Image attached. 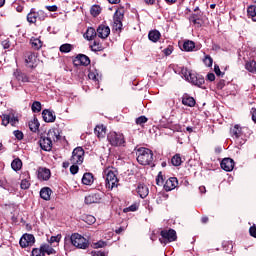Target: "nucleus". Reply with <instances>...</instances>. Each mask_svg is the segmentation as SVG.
<instances>
[{
	"instance_id": "1",
	"label": "nucleus",
	"mask_w": 256,
	"mask_h": 256,
	"mask_svg": "<svg viewBox=\"0 0 256 256\" xmlns=\"http://www.w3.org/2000/svg\"><path fill=\"white\" fill-rule=\"evenodd\" d=\"M102 175L105 179V187L108 191H113V189L119 187V178H117L119 172H117V169L114 167H107L103 170Z\"/></svg>"
},
{
	"instance_id": "2",
	"label": "nucleus",
	"mask_w": 256,
	"mask_h": 256,
	"mask_svg": "<svg viewBox=\"0 0 256 256\" xmlns=\"http://www.w3.org/2000/svg\"><path fill=\"white\" fill-rule=\"evenodd\" d=\"M247 135H249V128L247 127H241V125L236 124L230 128V136L236 145H245L247 143Z\"/></svg>"
},
{
	"instance_id": "3",
	"label": "nucleus",
	"mask_w": 256,
	"mask_h": 256,
	"mask_svg": "<svg viewBox=\"0 0 256 256\" xmlns=\"http://www.w3.org/2000/svg\"><path fill=\"white\" fill-rule=\"evenodd\" d=\"M181 75L188 83L195 85V87H203L205 84V78L201 74H197L193 70H189L185 67L181 68Z\"/></svg>"
},
{
	"instance_id": "4",
	"label": "nucleus",
	"mask_w": 256,
	"mask_h": 256,
	"mask_svg": "<svg viewBox=\"0 0 256 256\" xmlns=\"http://www.w3.org/2000/svg\"><path fill=\"white\" fill-rule=\"evenodd\" d=\"M65 241H70L71 245H73V247H76V249L89 248V240L81 236V234L79 233H73L71 236L66 237Z\"/></svg>"
},
{
	"instance_id": "5",
	"label": "nucleus",
	"mask_w": 256,
	"mask_h": 256,
	"mask_svg": "<svg viewBox=\"0 0 256 256\" xmlns=\"http://www.w3.org/2000/svg\"><path fill=\"white\" fill-rule=\"evenodd\" d=\"M137 161L140 165H151L153 163V151L149 148H139L137 150Z\"/></svg>"
},
{
	"instance_id": "6",
	"label": "nucleus",
	"mask_w": 256,
	"mask_h": 256,
	"mask_svg": "<svg viewBox=\"0 0 256 256\" xmlns=\"http://www.w3.org/2000/svg\"><path fill=\"white\" fill-rule=\"evenodd\" d=\"M107 141L112 145V147H124L125 146V136L121 133L110 132L107 135Z\"/></svg>"
},
{
	"instance_id": "7",
	"label": "nucleus",
	"mask_w": 256,
	"mask_h": 256,
	"mask_svg": "<svg viewBox=\"0 0 256 256\" xmlns=\"http://www.w3.org/2000/svg\"><path fill=\"white\" fill-rule=\"evenodd\" d=\"M160 235L161 238H159V241L162 245H167V243H173V241H177V232L173 229L162 230Z\"/></svg>"
},
{
	"instance_id": "8",
	"label": "nucleus",
	"mask_w": 256,
	"mask_h": 256,
	"mask_svg": "<svg viewBox=\"0 0 256 256\" xmlns=\"http://www.w3.org/2000/svg\"><path fill=\"white\" fill-rule=\"evenodd\" d=\"M84 160H85V150H83L81 147L75 148L72 152L70 163L72 165H82Z\"/></svg>"
},
{
	"instance_id": "9",
	"label": "nucleus",
	"mask_w": 256,
	"mask_h": 256,
	"mask_svg": "<svg viewBox=\"0 0 256 256\" xmlns=\"http://www.w3.org/2000/svg\"><path fill=\"white\" fill-rule=\"evenodd\" d=\"M125 14L121 10H117L114 14V29L121 32L123 30V17Z\"/></svg>"
},
{
	"instance_id": "10",
	"label": "nucleus",
	"mask_w": 256,
	"mask_h": 256,
	"mask_svg": "<svg viewBox=\"0 0 256 256\" xmlns=\"http://www.w3.org/2000/svg\"><path fill=\"white\" fill-rule=\"evenodd\" d=\"M20 247L25 248V247H31L32 245L35 244V236L32 234H24L20 238Z\"/></svg>"
},
{
	"instance_id": "11",
	"label": "nucleus",
	"mask_w": 256,
	"mask_h": 256,
	"mask_svg": "<svg viewBox=\"0 0 256 256\" xmlns=\"http://www.w3.org/2000/svg\"><path fill=\"white\" fill-rule=\"evenodd\" d=\"M39 145L43 151H51V149H53V140L48 138V136H42L40 137Z\"/></svg>"
},
{
	"instance_id": "12",
	"label": "nucleus",
	"mask_w": 256,
	"mask_h": 256,
	"mask_svg": "<svg viewBox=\"0 0 256 256\" xmlns=\"http://www.w3.org/2000/svg\"><path fill=\"white\" fill-rule=\"evenodd\" d=\"M110 34H111V29L109 28V26H105L103 24L98 26L96 30V35H98L100 39H107Z\"/></svg>"
},
{
	"instance_id": "13",
	"label": "nucleus",
	"mask_w": 256,
	"mask_h": 256,
	"mask_svg": "<svg viewBox=\"0 0 256 256\" xmlns=\"http://www.w3.org/2000/svg\"><path fill=\"white\" fill-rule=\"evenodd\" d=\"M25 63L30 69H35V67H37V56L35 55V53H28L26 55Z\"/></svg>"
},
{
	"instance_id": "14",
	"label": "nucleus",
	"mask_w": 256,
	"mask_h": 256,
	"mask_svg": "<svg viewBox=\"0 0 256 256\" xmlns=\"http://www.w3.org/2000/svg\"><path fill=\"white\" fill-rule=\"evenodd\" d=\"M101 194L99 193H92L85 197V204L86 205H93V203H101Z\"/></svg>"
},
{
	"instance_id": "15",
	"label": "nucleus",
	"mask_w": 256,
	"mask_h": 256,
	"mask_svg": "<svg viewBox=\"0 0 256 256\" xmlns=\"http://www.w3.org/2000/svg\"><path fill=\"white\" fill-rule=\"evenodd\" d=\"M220 165L221 169L230 172L235 167V161L231 158H224Z\"/></svg>"
},
{
	"instance_id": "16",
	"label": "nucleus",
	"mask_w": 256,
	"mask_h": 256,
	"mask_svg": "<svg viewBox=\"0 0 256 256\" xmlns=\"http://www.w3.org/2000/svg\"><path fill=\"white\" fill-rule=\"evenodd\" d=\"M177 185H179V181L176 177H171L168 180H166L164 184L165 191H173V189L177 188Z\"/></svg>"
},
{
	"instance_id": "17",
	"label": "nucleus",
	"mask_w": 256,
	"mask_h": 256,
	"mask_svg": "<svg viewBox=\"0 0 256 256\" xmlns=\"http://www.w3.org/2000/svg\"><path fill=\"white\" fill-rule=\"evenodd\" d=\"M42 117H43V120L45 121V123H53V122H55V119L57 118L55 116V112H53L51 110H43Z\"/></svg>"
},
{
	"instance_id": "18",
	"label": "nucleus",
	"mask_w": 256,
	"mask_h": 256,
	"mask_svg": "<svg viewBox=\"0 0 256 256\" xmlns=\"http://www.w3.org/2000/svg\"><path fill=\"white\" fill-rule=\"evenodd\" d=\"M53 193V190L49 187H44L40 190V197L44 201H51V194Z\"/></svg>"
},
{
	"instance_id": "19",
	"label": "nucleus",
	"mask_w": 256,
	"mask_h": 256,
	"mask_svg": "<svg viewBox=\"0 0 256 256\" xmlns=\"http://www.w3.org/2000/svg\"><path fill=\"white\" fill-rule=\"evenodd\" d=\"M195 98L189 96V94H184L182 96V105L186 107H195Z\"/></svg>"
},
{
	"instance_id": "20",
	"label": "nucleus",
	"mask_w": 256,
	"mask_h": 256,
	"mask_svg": "<svg viewBox=\"0 0 256 256\" xmlns=\"http://www.w3.org/2000/svg\"><path fill=\"white\" fill-rule=\"evenodd\" d=\"M51 178V170L47 168H42L38 171V179H42L43 181H49Z\"/></svg>"
},
{
	"instance_id": "21",
	"label": "nucleus",
	"mask_w": 256,
	"mask_h": 256,
	"mask_svg": "<svg viewBox=\"0 0 256 256\" xmlns=\"http://www.w3.org/2000/svg\"><path fill=\"white\" fill-rule=\"evenodd\" d=\"M75 63H77V65H84L87 67V65L91 63V60L87 57V55L80 54L76 57Z\"/></svg>"
},
{
	"instance_id": "22",
	"label": "nucleus",
	"mask_w": 256,
	"mask_h": 256,
	"mask_svg": "<svg viewBox=\"0 0 256 256\" xmlns=\"http://www.w3.org/2000/svg\"><path fill=\"white\" fill-rule=\"evenodd\" d=\"M94 133L98 139H103L107 133V128L103 125H97L94 129Z\"/></svg>"
},
{
	"instance_id": "23",
	"label": "nucleus",
	"mask_w": 256,
	"mask_h": 256,
	"mask_svg": "<svg viewBox=\"0 0 256 256\" xmlns=\"http://www.w3.org/2000/svg\"><path fill=\"white\" fill-rule=\"evenodd\" d=\"M137 193L141 199H145L149 195V188L145 184H139L137 187Z\"/></svg>"
},
{
	"instance_id": "24",
	"label": "nucleus",
	"mask_w": 256,
	"mask_h": 256,
	"mask_svg": "<svg viewBox=\"0 0 256 256\" xmlns=\"http://www.w3.org/2000/svg\"><path fill=\"white\" fill-rule=\"evenodd\" d=\"M88 78L94 81L95 85H97L96 88L99 89V81H101V75H99V72H97V70L90 71Z\"/></svg>"
},
{
	"instance_id": "25",
	"label": "nucleus",
	"mask_w": 256,
	"mask_h": 256,
	"mask_svg": "<svg viewBox=\"0 0 256 256\" xmlns=\"http://www.w3.org/2000/svg\"><path fill=\"white\" fill-rule=\"evenodd\" d=\"M97 37V31L93 27H89L84 34V39L87 41H93Z\"/></svg>"
},
{
	"instance_id": "26",
	"label": "nucleus",
	"mask_w": 256,
	"mask_h": 256,
	"mask_svg": "<svg viewBox=\"0 0 256 256\" xmlns=\"http://www.w3.org/2000/svg\"><path fill=\"white\" fill-rule=\"evenodd\" d=\"M148 39L152 41V43H157L159 39H161V32L159 30H152L148 34Z\"/></svg>"
},
{
	"instance_id": "27",
	"label": "nucleus",
	"mask_w": 256,
	"mask_h": 256,
	"mask_svg": "<svg viewBox=\"0 0 256 256\" xmlns=\"http://www.w3.org/2000/svg\"><path fill=\"white\" fill-rule=\"evenodd\" d=\"M41 249L44 252V255L45 253L46 255H55L57 253V251L51 247V244H42Z\"/></svg>"
},
{
	"instance_id": "28",
	"label": "nucleus",
	"mask_w": 256,
	"mask_h": 256,
	"mask_svg": "<svg viewBox=\"0 0 256 256\" xmlns=\"http://www.w3.org/2000/svg\"><path fill=\"white\" fill-rule=\"evenodd\" d=\"M48 139L52 141H59L61 139V134L58 129H53L48 132Z\"/></svg>"
},
{
	"instance_id": "29",
	"label": "nucleus",
	"mask_w": 256,
	"mask_h": 256,
	"mask_svg": "<svg viewBox=\"0 0 256 256\" xmlns=\"http://www.w3.org/2000/svg\"><path fill=\"white\" fill-rule=\"evenodd\" d=\"M245 69L249 73H256V61L255 60H249L245 64Z\"/></svg>"
},
{
	"instance_id": "30",
	"label": "nucleus",
	"mask_w": 256,
	"mask_h": 256,
	"mask_svg": "<svg viewBox=\"0 0 256 256\" xmlns=\"http://www.w3.org/2000/svg\"><path fill=\"white\" fill-rule=\"evenodd\" d=\"M11 167L13 171H21V168L23 167V162L21 161V159L16 158L12 161Z\"/></svg>"
},
{
	"instance_id": "31",
	"label": "nucleus",
	"mask_w": 256,
	"mask_h": 256,
	"mask_svg": "<svg viewBox=\"0 0 256 256\" xmlns=\"http://www.w3.org/2000/svg\"><path fill=\"white\" fill-rule=\"evenodd\" d=\"M83 185H93V174L85 173L82 177Z\"/></svg>"
},
{
	"instance_id": "32",
	"label": "nucleus",
	"mask_w": 256,
	"mask_h": 256,
	"mask_svg": "<svg viewBox=\"0 0 256 256\" xmlns=\"http://www.w3.org/2000/svg\"><path fill=\"white\" fill-rule=\"evenodd\" d=\"M28 125L30 131H32L33 133H37V131H39V120L34 118L32 121L29 122Z\"/></svg>"
},
{
	"instance_id": "33",
	"label": "nucleus",
	"mask_w": 256,
	"mask_h": 256,
	"mask_svg": "<svg viewBox=\"0 0 256 256\" xmlns=\"http://www.w3.org/2000/svg\"><path fill=\"white\" fill-rule=\"evenodd\" d=\"M27 21L29 23H37L38 16L37 12H35V9H31L30 13L27 15Z\"/></svg>"
},
{
	"instance_id": "34",
	"label": "nucleus",
	"mask_w": 256,
	"mask_h": 256,
	"mask_svg": "<svg viewBox=\"0 0 256 256\" xmlns=\"http://www.w3.org/2000/svg\"><path fill=\"white\" fill-rule=\"evenodd\" d=\"M30 43L33 49L39 50L43 47V42L39 38H31Z\"/></svg>"
},
{
	"instance_id": "35",
	"label": "nucleus",
	"mask_w": 256,
	"mask_h": 256,
	"mask_svg": "<svg viewBox=\"0 0 256 256\" xmlns=\"http://www.w3.org/2000/svg\"><path fill=\"white\" fill-rule=\"evenodd\" d=\"M183 49L187 52L193 51L195 49V42L191 40L185 41L183 44Z\"/></svg>"
},
{
	"instance_id": "36",
	"label": "nucleus",
	"mask_w": 256,
	"mask_h": 256,
	"mask_svg": "<svg viewBox=\"0 0 256 256\" xmlns=\"http://www.w3.org/2000/svg\"><path fill=\"white\" fill-rule=\"evenodd\" d=\"M16 79L22 83H29V76L23 72L16 73Z\"/></svg>"
},
{
	"instance_id": "37",
	"label": "nucleus",
	"mask_w": 256,
	"mask_h": 256,
	"mask_svg": "<svg viewBox=\"0 0 256 256\" xmlns=\"http://www.w3.org/2000/svg\"><path fill=\"white\" fill-rule=\"evenodd\" d=\"M201 19V14L197 13V14H192L190 17H189V21L190 23H193V25H201V23H199Z\"/></svg>"
},
{
	"instance_id": "38",
	"label": "nucleus",
	"mask_w": 256,
	"mask_h": 256,
	"mask_svg": "<svg viewBox=\"0 0 256 256\" xmlns=\"http://www.w3.org/2000/svg\"><path fill=\"white\" fill-rule=\"evenodd\" d=\"M248 16L251 17L252 21H256V6L251 5L247 8Z\"/></svg>"
},
{
	"instance_id": "39",
	"label": "nucleus",
	"mask_w": 256,
	"mask_h": 256,
	"mask_svg": "<svg viewBox=\"0 0 256 256\" xmlns=\"http://www.w3.org/2000/svg\"><path fill=\"white\" fill-rule=\"evenodd\" d=\"M171 163L172 165H174V167H179V165L183 163V161L181 160V155L175 154L171 159Z\"/></svg>"
},
{
	"instance_id": "40",
	"label": "nucleus",
	"mask_w": 256,
	"mask_h": 256,
	"mask_svg": "<svg viewBox=\"0 0 256 256\" xmlns=\"http://www.w3.org/2000/svg\"><path fill=\"white\" fill-rule=\"evenodd\" d=\"M71 51H73V45L71 44H62L60 46V52L61 53H71Z\"/></svg>"
},
{
	"instance_id": "41",
	"label": "nucleus",
	"mask_w": 256,
	"mask_h": 256,
	"mask_svg": "<svg viewBox=\"0 0 256 256\" xmlns=\"http://www.w3.org/2000/svg\"><path fill=\"white\" fill-rule=\"evenodd\" d=\"M92 51H103V44L101 42L94 40L93 44L91 45Z\"/></svg>"
},
{
	"instance_id": "42",
	"label": "nucleus",
	"mask_w": 256,
	"mask_h": 256,
	"mask_svg": "<svg viewBox=\"0 0 256 256\" xmlns=\"http://www.w3.org/2000/svg\"><path fill=\"white\" fill-rule=\"evenodd\" d=\"M90 13L91 15H93V17H97V15H100L101 13V7H99L98 5L92 6Z\"/></svg>"
},
{
	"instance_id": "43",
	"label": "nucleus",
	"mask_w": 256,
	"mask_h": 256,
	"mask_svg": "<svg viewBox=\"0 0 256 256\" xmlns=\"http://www.w3.org/2000/svg\"><path fill=\"white\" fill-rule=\"evenodd\" d=\"M9 121L12 127H17V124L19 123V118H17V116L13 114H9Z\"/></svg>"
},
{
	"instance_id": "44",
	"label": "nucleus",
	"mask_w": 256,
	"mask_h": 256,
	"mask_svg": "<svg viewBox=\"0 0 256 256\" xmlns=\"http://www.w3.org/2000/svg\"><path fill=\"white\" fill-rule=\"evenodd\" d=\"M137 209H139V206L137 204H132L129 207L124 208L123 213L135 212Z\"/></svg>"
},
{
	"instance_id": "45",
	"label": "nucleus",
	"mask_w": 256,
	"mask_h": 256,
	"mask_svg": "<svg viewBox=\"0 0 256 256\" xmlns=\"http://www.w3.org/2000/svg\"><path fill=\"white\" fill-rule=\"evenodd\" d=\"M59 241H61V235L58 234L56 236H51L50 239H48L49 245H53V243L59 244Z\"/></svg>"
},
{
	"instance_id": "46",
	"label": "nucleus",
	"mask_w": 256,
	"mask_h": 256,
	"mask_svg": "<svg viewBox=\"0 0 256 256\" xmlns=\"http://www.w3.org/2000/svg\"><path fill=\"white\" fill-rule=\"evenodd\" d=\"M84 221L85 223H87L88 225H93V223H95V221H97V219L95 218V216L93 215H86L84 217Z\"/></svg>"
},
{
	"instance_id": "47",
	"label": "nucleus",
	"mask_w": 256,
	"mask_h": 256,
	"mask_svg": "<svg viewBox=\"0 0 256 256\" xmlns=\"http://www.w3.org/2000/svg\"><path fill=\"white\" fill-rule=\"evenodd\" d=\"M32 111H33V113H39L41 111V102H39V101L33 102Z\"/></svg>"
},
{
	"instance_id": "48",
	"label": "nucleus",
	"mask_w": 256,
	"mask_h": 256,
	"mask_svg": "<svg viewBox=\"0 0 256 256\" xmlns=\"http://www.w3.org/2000/svg\"><path fill=\"white\" fill-rule=\"evenodd\" d=\"M32 256H45V253L43 252V248H34L32 250Z\"/></svg>"
},
{
	"instance_id": "49",
	"label": "nucleus",
	"mask_w": 256,
	"mask_h": 256,
	"mask_svg": "<svg viewBox=\"0 0 256 256\" xmlns=\"http://www.w3.org/2000/svg\"><path fill=\"white\" fill-rule=\"evenodd\" d=\"M93 245H94V249H103V247H107V242L100 240L94 243Z\"/></svg>"
},
{
	"instance_id": "50",
	"label": "nucleus",
	"mask_w": 256,
	"mask_h": 256,
	"mask_svg": "<svg viewBox=\"0 0 256 256\" xmlns=\"http://www.w3.org/2000/svg\"><path fill=\"white\" fill-rule=\"evenodd\" d=\"M148 119L145 116H140L138 118H136V125H145V123H147Z\"/></svg>"
},
{
	"instance_id": "51",
	"label": "nucleus",
	"mask_w": 256,
	"mask_h": 256,
	"mask_svg": "<svg viewBox=\"0 0 256 256\" xmlns=\"http://www.w3.org/2000/svg\"><path fill=\"white\" fill-rule=\"evenodd\" d=\"M204 64L206 65V67H213V58H211V56L209 55L205 56Z\"/></svg>"
},
{
	"instance_id": "52",
	"label": "nucleus",
	"mask_w": 256,
	"mask_h": 256,
	"mask_svg": "<svg viewBox=\"0 0 256 256\" xmlns=\"http://www.w3.org/2000/svg\"><path fill=\"white\" fill-rule=\"evenodd\" d=\"M21 189H29L31 187V182L28 179H23L20 184Z\"/></svg>"
},
{
	"instance_id": "53",
	"label": "nucleus",
	"mask_w": 256,
	"mask_h": 256,
	"mask_svg": "<svg viewBox=\"0 0 256 256\" xmlns=\"http://www.w3.org/2000/svg\"><path fill=\"white\" fill-rule=\"evenodd\" d=\"M38 21H45L47 19V14L43 12L42 10L37 12Z\"/></svg>"
},
{
	"instance_id": "54",
	"label": "nucleus",
	"mask_w": 256,
	"mask_h": 256,
	"mask_svg": "<svg viewBox=\"0 0 256 256\" xmlns=\"http://www.w3.org/2000/svg\"><path fill=\"white\" fill-rule=\"evenodd\" d=\"M79 164H72V166L70 167V173H72V175H77V173H79Z\"/></svg>"
},
{
	"instance_id": "55",
	"label": "nucleus",
	"mask_w": 256,
	"mask_h": 256,
	"mask_svg": "<svg viewBox=\"0 0 256 256\" xmlns=\"http://www.w3.org/2000/svg\"><path fill=\"white\" fill-rule=\"evenodd\" d=\"M214 72L216 73L217 77H223L225 73L221 72V68H219V65H214Z\"/></svg>"
},
{
	"instance_id": "56",
	"label": "nucleus",
	"mask_w": 256,
	"mask_h": 256,
	"mask_svg": "<svg viewBox=\"0 0 256 256\" xmlns=\"http://www.w3.org/2000/svg\"><path fill=\"white\" fill-rule=\"evenodd\" d=\"M10 121H9V115L5 114L2 117V125H4V127H7L9 125Z\"/></svg>"
},
{
	"instance_id": "57",
	"label": "nucleus",
	"mask_w": 256,
	"mask_h": 256,
	"mask_svg": "<svg viewBox=\"0 0 256 256\" xmlns=\"http://www.w3.org/2000/svg\"><path fill=\"white\" fill-rule=\"evenodd\" d=\"M164 55H166V57H169V55H171V53H173V46H168L167 48H165L163 50Z\"/></svg>"
},
{
	"instance_id": "58",
	"label": "nucleus",
	"mask_w": 256,
	"mask_h": 256,
	"mask_svg": "<svg viewBox=\"0 0 256 256\" xmlns=\"http://www.w3.org/2000/svg\"><path fill=\"white\" fill-rule=\"evenodd\" d=\"M13 135L16 137V139H18V141H21V139H23V132L19 130L14 131Z\"/></svg>"
},
{
	"instance_id": "59",
	"label": "nucleus",
	"mask_w": 256,
	"mask_h": 256,
	"mask_svg": "<svg viewBox=\"0 0 256 256\" xmlns=\"http://www.w3.org/2000/svg\"><path fill=\"white\" fill-rule=\"evenodd\" d=\"M3 49H9V47H11V42L9 41V39L3 40L1 43Z\"/></svg>"
},
{
	"instance_id": "60",
	"label": "nucleus",
	"mask_w": 256,
	"mask_h": 256,
	"mask_svg": "<svg viewBox=\"0 0 256 256\" xmlns=\"http://www.w3.org/2000/svg\"><path fill=\"white\" fill-rule=\"evenodd\" d=\"M156 184L157 185H163V174L159 172L157 178H156Z\"/></svg>"
},
{
	"instance_id": "61",
	"label": "nucleus",
	"mask_w": 256,
	"mask_h": 256,
	"mask_svg": "<svg viewBox=\"0 0 256 256\" xmlns=\"http://www.w3.org/2000/svg\"><path fill=\"white\" fill-rule=\"evenodd\" d=\"M92 256H107V252H103V251H92L91 252Z\"/></svg>"
},
{
	"instance_id": "62",
	"label": "nucleus",
	"mask_w": 256,
	"mask_h": 256,
	"mask_svg": "<svg viewBox=\"0 0 256 256\" xmlns=\"http://www.w3.org/2000/svg\"><path fill=\"white\" fill-rule=\"evenodd\" d=\"M249 233H250L251 237H254L256 239V227L255 226L250 227Z\"/></svg>"
},
{
	"instance_id": "63",
	"label": "nucleus",
	"mask_w": 256,
	"mask_h": 256,
	"mask_svg": "<svg viewBox=\"0 0 256 256\" xmlns=\"http://www.w3.org/2000/svg\"><path fill=\"white\" fill-rule=\"evenodd\" d=\"M207 79L208 81H215V74L213 73L207 74Z\"/></svg>"
},
{
	"instance_id": "64",
	"label": "nucleus",
	"mask_w": 256,
	"mask_h": 256,
	"mask_svg": "<svg viewBox=\"0 0 256 256\" xmlns=\"http://www.w3.org/2000/svg\"><path fill=\"white\" fill-rule=\"evenodd\" d=\"M252 121H254V123H256V109L252 110Z\"/></svg>"
}]
</instances>
